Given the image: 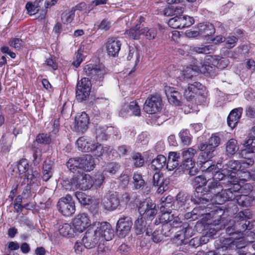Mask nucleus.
<instances>
[{"label": "nucleus", "mask_w": 255, "mask_h": 255, "mask_svg": "<svg viewBox=\"0 0 255 255\" xmlns=\"http://www.w3.org/2000/svg\"><path fill=\"white\" fill-rule=\"evenodd\" d=\"M236 200V202L239 205L246 207L251 206L253 202L252 197L245 194L240 195L237 194L236 198L233 200Z\"/></svg>", "instance_id": "nucleus-36"}, {"label": "nucleus", "mask_w": 255, "mask_h": 255, "mask_svg": "<svg viewBox=\"0 0 255 255\" xmlns=\"http://www.w3.org/2000/svg\"><path fill=\"white\" fill-rule=\"evenodd\" d=\"M160 210L162 213L160 220H166L168 216H171L172 210H177L175 203L173 201V197L168 196L165 198L161 199L160 204Z\"/></svg>", "instance_id": "nucleus-12"}, {"label": "nucleus", "mask_w": 255, "mask_h": 255, "mask_svg": "<svg viewBox=\"0 0 255 255\" xmlns=\"http://www.w3.org/2000/svg\"><path fill=\"white\" fill-rule=\"evenodd\" d=\"M198 30L200 31V36L207 37L212 35L215 33V30L214 25L209 23H200L198 25Z\"/></svg>", "instance_id": "nucleus-34"}, {"label": "nucleus", "mask_w": 255, "mask_h": 255, "mask_svg": "<svg viewBox=\"0 0 255 255\" xmlns=\"http://www.w3.org/2000/svg\"><path fill=\"white\" fill-rule=\"evenodd\" d=\"M113 21L109 18H106L103 19L97 25L98 28L101 30H109L112 27Z\"/></svg>", "instance_id": "nucleus-55"}, {"label": "nucleus", "mask_w": 255, "mask_h": 255, "mask_svg": "<svg viewBox=\"0 0 255 255\" xmlns=\"http://www.w3.org/2000/svg\"><path fill=\"white\" fill-rule=\"evenodd\" d=\"M242 113L243 109L242 108H236L231 111L227 117V124L231 128H234L237 126Z\"/></svg>", "instance_id": "nucleus-25"}, {"label": "nucleus", "mask_w": 255, "mask_h": 255, "mask_svg": "<svg viewBox=\"0 0 255 255\" xmlns=\"http://www.w3.org/2000/svg\"><path fill=\"white\" fill-rule=\"evenodd\" d=\"M239 149L237 141L232 138L229 139L226 144V152L227 155L232 156L235 154Z\"/></svg>", "instance_id": "nucleus-38"}, {"label": "nucleus", "mask_w": 255, "mask_h": 255, "mask_svg": "<svg viewBox=\"0 0 255 255\" xmlns=\"http://www.w3.org/2000/svg\"><path fill=\"white\" fill-rule=\"evenodd\" d=\"M96 233L100 237L101 241L104 240L110 241L114 237V231L111 224L108 222L98 223Z\"/></svg>", "instance_id": "nucleus-11"}, {"label": "nucleus", "mask_w": 255, "mask_h": 255, "mask_svg": "<svg viewBox=\"0 0 255 255\" xmlns=\"http://www.w3.org/2000/svg\"><path fill=\"white\" fill-rule=\"evenodd\" d=\"M196 152L197 150L193 148H189L188 149L183 151L182 152V156L183 160H188V159H192L193 157Z\"/></svg>", "instance_id": "nucleus-59"}, {"label": "nucleus", "mask_w": 255, "mask_h": 255, "mask_svg": "<svg viewBox=\"0 0 255 255\" xmlns=\"http://www.w3.org/2000/svg\"><path fill=\"white\" fill-rule=\"evenodd\" d=\"M165 92L168 100L171 104L175 106L180 105L181 95L179 92L175 90L173 88L166 87Z\"/></svg>", "instance_id": "nucleus-22"}, {"label": "nucleus", "mask_w": 255, "mask_h": 255, "mask_svg": "<svg viewBox=\"0 0 255 255\" xmlns=\"http://www.w3.org/2000/svg\"><path fill=\"white\" fill-rule=\"evenodd\" d=\"M252 214L249 210H245L239 212L234 217V220L225 225L226 233L229 236L242 235V232L246 230L252 229V225L248 219L252 218Z\"/></svg>", "instance_id": "nucleus-3"}, {"label": "nucleus", "mask_w": 255, "mask_h": 255, "mask_svg": "<svg viewBox=\"0 0 255 255\" xmlns=\"http://www.w3.org/2000/svg\"><path fill=\"white\" fill-rule=\"evenodd\" d=\"M239 173H238V175H239V183H242L244 181H249L251 178V173L248 170H242L239 171Z\"/></svg>", "instance_id": "nucleus-61"}, {"label": "nucleus", "mask_w": 255, "mask_h": 255, "mask_svg": "<svg viewBox=\"0 0 255 255\" xmlns=\"http://www.w3.org/2000/svg\"><path fill=\"white\" fill-rule=\"evenodd\" d=\"M195 162L192 159L183 160L180 167L183 170L187 171L195 166Z\"/></svg>", "instance_id": "nucleus-64"}, {"label": "nucleus", "mask_w": 255, "mask_h": 255, "mask_svg": "<svg viewBox=\"0 0 255 255\" xmlns=\"http://www.w3.org/2000/svg\"><path fill=\"white\" fill-rule=\"evenodd\" d=\"M120 199L115 192L109 195L107 200L104 201V204L108 210H114L120 205Z\"/></svg>", "instance_id": "nucleus-29"}, {"label": "nucleus", "mask_w": 255, "mask_h": 255, "mask_svg": "<svg viewBox=\"0 0 255 255\" xmlns=\"http://www.w3.org/2000/svg\"><path fill=\"white\" fill-rule=\"evenodd\" d=\"M198 149L202 151L200 155L202 159H210L215 156L217 153L216 148L206 142L200 143Z\"/></svg>", "instance_id": "nucleus-20"}, {"label": "nucleus", "mask_w": 255, "mask_h": 255, "mask_svg": "<svg viewBox=\"0 0 255 255\" xmlns=\"http://www.w3.org/2000/svg\"><path fill=\"white\" fill-rule=\"evenodd\" d=\"M58 230L60 235L67 238L74 237L75 234H78L75 230L73 224L64 223L60 225Z\"/></svg>", "instance_id": "nucleus-31"}, {"label": "nucleus", "mask_w": 255, "mask_h": 255, "mask_svg": "<svg viewBox=\"0 0 255 255\" xmlns=\"http://www.w3.org/2000/svg\"><path fill=\"white\" fill-rule=\"evenodd\" d=\"M142 35L149 40H152L155 38L157 35V30L154 28L145 27L141 29Z\"/></svg>", "instance_id": "nucleus-48"}, {"label": "nucleus", "mask_w": 255, "mask_h": 255, "mask_svg": "<svg viewBox=\"0 0 255 255\" xmlns=\"http://www.w3.org/2000/svg\"><path fill=\"white\" fill-rule=\"evenodd\" d=\"M206 143L217 148L220 144L221 139L217 134H213L209 139L208 142Z\"/></svg>", "instance_id": "nucleus-60"}, {"label": "nucleus", "mask_w": 255, "mask_h": 255, "mask_svg": "<svg viewBox=\"0 0 255 255\" xmlns=\"http://www.w3.org/2000/svg\"><path fill=\"white\" fill-rule=\"evenodd\" d=\"M84 71L86 75L93 81H102L106 74L105 70L99 66L88 64L85 66Z\"/></svg>", "instance_id": "nucleus-10"}, {"label": "nucleus", "mask_w": 255, "mask_h": 255, "mask_svg": "<svg viewBox=\"0 0 255 255\" xmlns=\"http://www.w3.org/2000/svg\"><path fill=\"white\" fill-rule=\"evenodd\" d=\"M131 158L133 162V165L135 167H140L144 164V160L141 154L139 152L132 153Z\"/></svg>", "instance_id": "nucleus-47"}, {"label": "nucleus", "mask_w": 255, "mask_h": 255, "mask_svg": "<svg viewBox=\"0 0 255 255\" xmlns=\"http://www.w3.org/2000/svg\"><path fill=\"white\" fill-rule=\"evenodd\" d=\"M182 143L185 145H188L191 142L192 136L187 129H182L179 133Z\"/></svg>", "instance_id": "nucleus-44"}, {"label": "nucleus", "mask_w": 255, "mask_h": 255, "mask_svg": "<svg viewBox=\"0 0 255 255\" xmlns=\"http://www.w3.org/2000/svg\"><path fill=\"white\" fill-rule=\"evenodd\" d=\"M89 119L88 115L85 112L75 117L74 123V129L78 132L83 133L88 128Z\"/></svg>", "instance_id": "nucleus-17"}, {"label": "nucleus", "mask_w": 255, "mask_h": 255, "mask_svg": "<svg viewBox=\"0 0 255 255\" xmlns=\"http://www.w3.org/2000/svg\"><path fill=\"white\" fill-rule=\"evenodd\" d=\"M9 44L17 50H19L23 45V41L18 38H13L10 40Z\"/></svg>", "instance_id": "nucleus-63"}, {"label": "nucleus", "mask_w": 255, "mask_h": 255, "mask_svg": "<svg viewBox=\"0 0 255 255\" xmlns=\"http://www.w3.org/2000/svg\"><path fill=\"white\" fill-rule=\"evenodd\" d=\"M202 84L198 82H195L193 84L189 83L187 89L184 90L183 96L188 101L192 100L198 91L202 89Z\"/></svg>", "instance_id": "nucleus-27"}, {"label": "nucleus", "mask_w": 255, "mask_h": 255, "mask_svg": "<svg viewBox=\"0 0 255 255\" xmlns=\"http://www.w3.org/2000/svg\"><path fill=\"white\" fill-rule=\"evenodd\" d=\"M193 214H196L199 215V216H201L203 214L208 215L210 217H211L213 218H216L220 217L221 218V216L222 215L223 211L221 209L220 210H215L211 211L210 213H207V210L205 209V211H204V209H202L201 211H199V208L196 207L193 209V210L191 212Z\"/></svg>", "instance_id": "nucleus-35"}, {"label": "nucleus", "mask_w": 255, "mask_h": 255, "mask_svg": "<svg viewBox=\"0 0 255 255\" xmlns=\"http://www.w3.org/2000/svg\"><path fill=\"white\" fill-rule=\"evenodd\" d=\"M19 174L25 173L28 171L29 165L26 159H20L17 164Z\"/></svg>", "instance_id": "nucleus-56"}, {"label": "nucleus", "mask_w": 255, "mask_h": 255, "mask_svg": "<svg viewBox=\"0 0 255 255\" xmlns=\"http://www.w3.org/2000/svg\"><path fill=\"white\" fill-rule=\"evenodd\" d=\"M129 108V113L131 116H139L140 115V109L137 103L135 101L131 102L129 104H127Z\"/></svg>", "instance_id": "nucleus-46"}, {"label": "nucleus", "mask_w": 255, "mask_h": 255, "mask_svg": "<svg viewBox=\"0 0 255 255\" xmlns=\"http://www.w3.org/2000/svg\"><path fill=\"white\" fill-rule=\"evenodd\" d=\"M182 21L181 16H176L171 18L168 21V25L175 29H182Z\"/></svg>", "instance_id": "nucleus-49"}, {"label": "nucleus", "mask_w": 255, "mask_h": 255, "mask_svg": "<svg viewBox=\"0 0 255 255\" xmlns=\"http://www.w3.org/2000/svg\"><path fill=\"white\" fill-rule=\"evenodd\" d=\"M242 183L239 184H230L229 186L230 187L231 191H232L233 194V198H232L231 200H233L236 198L237 194H239L241 192L243 194H248L253 191V186L249 183H247L244 184H241Z\"/></svg>", "instance_id": "nucleus-18"}, {"label": "nucleus", "mask_w": 255, "mask_h": 255, "mask_svg": "<svg viewBox=\"0 0 255 255\" xmlns=\"http://www.w3.org/2000/svg\"><path fill=\"white\" fill-rule=\"evenodd\" d=\"M217 69L216 67L210 65L208 62H204L203 64L201 63L200 66L198 67V71L200 73L211 77L216 76Z\"/></svg>", "instance_id": "nucleus-32"}, {"label": "nucleus", "mask_w": 255, "mask_h": 255, "mask_svg": "<svg viewBox=\"0 0 255 255\" xmlns=\"http://www.w3.org/2000/svg\"><path fill=\"white\" fill-rule=\"evenodd\" d=\"M208 180L203 175L197 176L194 178L193 181V185L196 188L195 192L194 193L199 192V193H202L200 191L201 188L208 184Z\"/></svg>", "instance_id": "nucleus-40"}, {"label": "nucleus", "mask_w": 255, "mask_h": 255, "mask_svg": "<svg viewBox=\"0 0 255 255\" xmlns=\"http://www.w3.org/2000/svg\"><path fill=\"white\" fill-rule=\"evenodd\" d=\"M211 50H213L212 45H201L199 46L194 47L193 48V51L198 53L209 54L211 52Z\"/></svg>", "instance_id": "nucleus-52"}, {"label": "nucleus", "mask_w": 255, "mask_h": 255, "mask_svg": "<svg viewBox=\"0 0 255 255\" xmlns=\"http://www.w3.org/2000/svg\"><path fill=\"white\" fill-rule=\"evenodd\" d=\"M121 47V41L115 37L109 38L106 43V50L108 54L110 56H117Z\"/></svg>", "instance_id": "nucleus-19"}, {"label": "nucleus", "mask_w": 255, "mask_h": 255, "mask_svg": "<svg viewBox=\"0 0 255 255\" xmlns=\"http://www.w3.org/2000/svg\"><path fill=\"white\" fill-rule=\"evenodd\" d=\"M253 152H248L245 155H242L243 159L240 161V171L247 170L246 169L250 167L254 164V160L248 156V154L253 153Z\"/></svg>", "instance_id": "nucleus-39"}, {"label": "nucleus", "mask_w": 255, "mask_h": 255, "mask_svg": "<svg viewBox=\"0 0 255 255\" xmlns=\"http://www.w3.org/2000/svg\"><path fill=\"white\" fill-rule=\"evenodd\" d=\"M161 228L160 229L163 237H169L173 233L174 228L181 227L182 229L178 231L173 239V242L177 245H186L188 239L193 235V230L188 223H182L178 216L174 214L168 216L166 220H164Z\"/></svg>", "instance_id": "nucleus-2"}, {"label": "nucleus", "mask_w": 255, "mask_h": 255, "mask_svg": "<svg viewBox=\"0 0 255 255\" xmlns=\"http://www.w3.org/2000/svg\"><path fill=\"white\" fill-rule=\"evenodd\" d=\"M138 210L141 217L148 220H152L157 213L155 204L149 199L141 202Z\"/></svg>", "instance_id": "nucleus-8"}, {"label": "nucleus", "mask_w": 255, "mask_h": 255, "mask_svg": "<svg viewBox=\"0 0 255 255\" xmlns=\"http://www.w3.org/2000/svg\"><path fill=\"white\" fill-rule=\"evenodd\" d=\"M75 196L81 205H88L92 203L90 197L82 192H76Z\"/></svg>", "instance_id": "nucleus-41"}, {"label": "nucleus", "mask_w": 255, "mask_h": 255, "mask_svg": "<svg viewBox=\"0 0 255 255\" xmlns=\"http://www.w3.org/2000/svg\"><path fill=\"white\" fill-rule=\"evenodd\" d=\"M100 237L95 230L89 229L82 238V242L85 248L92 249L94 248L100 241Z\"/></svg>", "instance_id": "nucleus-16"}, {"label": "nucleus", "mask_w": 255, "mask_h": 255, "mask_svg": "<svg viewBox=\"0 0 255 255\" xmlns=\"http://www.w3.org/2000/svg\"><path fill=\"white\" fill-rule=\"evenodd\" d=\"M115 130L113 127L98 126L96 129V138L97 141L106 140L111 135V131Z\"/></svg>", "instance_id": "nucleus-26"}, {"label": "nucleus", "mask_w": 255, "mask_h": 255, "mask_svg": "<svg viewBox=\"0 0 255 255\" xmlns=\"http://www.w3.org/2000/svg\"><path fill=\"white\" fill-rule=\"evenodd\" d=\"M151 183L153 186L157 187L156 192L158 194H162L168 189L169 181L168 179L164 177L162 173L158 171L153 174Z\"/></svg>", "instance_id": "nucleus-13"}, {"label": "nucleus", "mask_w": 255, "mask_h": 255, "mask_svg": "<svg viewBox=\"0 0 255 255\" xmlns=\"http://www.w3.org/2000/svg\"><path fill=\"white\" fill-rule=\"evenodd\" d=\"M121 168V165L117 162H112L108 163L105 168V171L111 175L115 174Z\"/></svg>", "instance_id": "nucleus-45"}, {"label": "nucleus", "mask_w": 255, "mask_h": 255, "mask_svg": "<svg viewBox=\"0 0 255 255\" xmlns=\"http://www.w3.org/2000/svg\"><path fill=\"white\" fill-rule=\"evenodd\" d=\"M132 222L130 217L123 216L120 218L117 224L116 229L118 235L121 237H125L130 231Z\"/></svg>", "instance_id": "nucleus-14"}, {"label": "nucleus", "mask_w": 255, "mask_h": 255, "mask_svg": "<svg viewBox=\"0 0 255 255\" xmlns=\"http://www.w3.org/2000/svg\"><path fill=\"white\" fill-rule=\"evenodd\" d=\"M66 164L71 172L80 173L79 170L86 171L92 170L95 167V163L93 157L91 155L86 154L80 158H70Z\"/></svg>", "instance_id": "nucleus-4"}, {"label": "nucleus", "mask_w": 255, "mask_h": 255, "mask_svg": "<svg viewBox=\"0 0 255 255\" xmlns=\"http://www.w3.org/2000/svg\"><path fill=\"white\" fill-rule=\"evenodd\" d=\"M240 161L238 160H231L228 162L225 166H224L226 170L230 175L231 174V171H240Z\"/></svg>", "instance_id": "nucleus-43"}, {"label": "nucleus", "mask_w": 255, "mask_h": 255, "mask_svg": "<svg viewBox=\"0 0 255 255\" xmlns=\"http://www.w3.org/2000/svg\"><path fill=\"white\" fill-rule=\"evenodd\" d=\"M182 21V28L189 27L192 25L194 22V20L193 17L187 15L181 16Z\"/></svg>", "instance_id": "nucleus-62"}, {"label": "nucleus", "mask_w": 255, "mask_h": 255, "mask_svg": "<svg viewBox=\"0 0 255 255\" xmlns=\"http://www.w3.org/2000/svg\"><path fill=\"white\" fill-rule=\"evenodd\" d=\"M79 189L86 190L90 189L93 185V181L89 175H78Z\"/></svg>", "instance_id": "nucleus-30"}, {"label": "nucleus", "mask_w": 255, "mask_h": 255, "mask_svg": "<svg viewBox=\"0 0 255 255\" xmlns=\"http://www.w3.org/2000/svg\"><path fill=\"white\" fill-rule=\"evenodd\" d=\"M152 235V240L153 242L158 243L163 240L164 237L160 229H155L153 232L150 234Z\"/></svg>", "instance_id": "nucleus-58"}, {"label": "nucleus", "mask_w": 255, "mask_h": 255, "mask_svg": "<svg viewBox=\"0 0 255 255\" xmlns=\"http://www.w3.org/2000/svg\"><path fill=\"white\" fill-rule=\"evenodd\" d=\"M180 159V153L176 152H170L168 160H166V168L168 171H172L178 167Z\"/></svg>", "instance_id": "nucleus-28"}, {"label": "nucleus", "mask_w": 255, "mask_h": 255, "mask_svg": "<svg viewBox=\"0 0 255 255\" xmlns=\"http://www.w3.org/2000/svg\"><path fill=\"white\" fill-rule=\"evenodd\" d=\"M166 166V158L161 154L158 155L151 162V168L154 170H160Z\"/></svg>", "instance_id": "nucleus-33"}, {"label": "nucleus", "mask_w": 255, "mask_h": 255, "mask_svg": "<svg viewBox=\"0 0 255 255\" xmlns=\"http://www.w3.org/2000/svg\"><path fill=\"white\" fill-rule=\"evenodd\" d=\"M176 198V200L175 203L177 210L182 211L188 208V202L190 196L187 193L180 191L177 194Z\"/></svg>", "instance_id": "nucleus-24"}, {"label": "nucleus", "mask_w": 255, "mask_h": 255, "mask_svg": "<svg viewBox=\"0 0 255 255\" xmlns=\"http://www.w3.org/2000/svg\"><path fill=\"white\" fill-rule=\"evenodd\" d=\"M91 90V82L88 78H83L78 82L76 87V98L80 102L86 100L89 96Z\"/></svg>", "instance_id": "nucleus-7"}, {"label": "nucleus", "mask_w": 255, "mask_h": 255, "mask_svg": "<svg viewBox=\"0 0 255 255\" xmlns=\"http://www.w3.org/2000/svg\"><path fill=\"white\" fill-rule=\"evenodd\" d=\"M145 219L141 217L135 221L134 228L136 235H140L145 232L146 235L149 236L152 233V229L151 226L148 225L146 227L147 223Z\"/></svg>", "instance_id": "nucleus-21"}, {"label": "nucleus", "mask_w": 255, "mask_h": 255, "mask_svg": "<svg viewBox=\"0 0 255 255\" xmlns=\"http://www.w3.org/2000/svg\"><path fill=\"white\" fill-rule=\"evenodd\" d=\"M75 16V10H71L69 11H65L61 15V20L63 23H70Z\"/></svg>", "instance_id": "nucleus-54"}, {"label": "nucleus", "mask_w": 255, "mask_h": 255, "mask_svg": "<svg viewBox=\"0 0 255 255\" xmlns=\"http://www.w3.org/2000/svg\"><path fill=\"white\" fill-rule=\"evenodd\" d=\"M244 145L245 148L241 150L242 155H245L248 152H254L255 150V126L252 128L249 138L245 141Z\"/></svg>", "instance_id": "nucleus-23"}, {"label": "nucleus", "mask_w": 255, "mask_h": 255, "mask_svg": "<svg viewBox=\"0 0 255 255\" xmlns=\"http://www.w3.org/2000/svg\"><path fill=\"white\" fill-rule=\"evenodd\" d=\"M138 24H136L134 27L131 28L125 32V34L134 39H138L140 36L142 35L141 29Z\"/></svg>", "instance_id": "nucleus-42"}, {"label": "nucleus", "mask_w": 255, "mask_h": 255, "mask_svg": "<svg viewBox=\"0 0 255 255\" xmlns=\"http://www.w3.org/2000/svg\"><path fill=\"white\" fill-rule=\"evenodd\" d=\"M37 142L44 144H49L51 142V138L49 133H39L36 136Z\"/></svg>", "instance_id": "nucleus-51"}, {"label": "nucleus", "mask_w": 255, "mask_h": 255, "mask_svg": "<svg viewBox=\"0 0 255 255\" xmlns=\"http://www.w3.org/2000/svg\"><path fill=\"white\" fill-rule=\"evenodd\" d=\"M90 220L85 213L78 214L73 221V226L77 233L83 232L90 226Z\"/></svg>", "instance_id": "nucleus-15"}, {"label": "nucleus", "mask_w": 255, "mask_h": 255, "mask_svg": "<svg viewBox=\"0 0 255 255\" xmlns=\"http://www.w3.org/2000/svg\"><path fill=\"white\" fill-rule=\"evenodd\" d=\"M230 176V174H229V172H228L225 168L221 171H219V168H218V171L214 174L212 179H215V180H217L218 181H220V182H223L226 180L227 182L229 183V184H227V186L229 187L230 184H232L231 181L229 180Z\"/></svg>", "instance_id": "nucleus-37"}, {"label": "nucleus", "mask_w": 255, "mask_h": 255, "mask_svg": "<svg viewBox=\"0 0 255 255\" xmlns=\"http://www.w3.org/2000/svg\"><path fill=\"white\" fill-rule=\"evenodd\" d=\"M132 178L133 180L134 186L136 189H139L144 185L145 182L141 174L134 173Z\"/></svg>", "instance_id": "nucleus-53"}, {"label": "nucleus", "mask_w": 255, "mask_h": 255, "mask_svg": "<svg viewBox=\"0 0 255 255\" xmlns=\"http://www.w3.org/2000/svg\"><path fill=\"white\" fill-rule=\"evenodd\" d=\"M227 185L225 182L209 179L207 187H205V192L194 193L191 198V201L195 204L207 206L213 203L223 204L226 201L232 200L234 197L230 186L223 189Z\"/></svg>", "instance_id": "nucleus-1"}, {"label": "nucleus", "mask_w": 255, "mask_h": 255, "mask_svg": "<svg viewBox=\"0 0 255 255\" xmlns=\"http://www.w3.org/2000/svg\"><path fill=\"white\" fill-rule=\"evenodd\" d=\"M77 145L79 150L82 152H87L90 149H89V142L86 140L85 137H79L77 140Z\"/></svg>", "instance_id": "nucleus-50"}, {"label": "nucleus", "mask_w": 255, "mask_h": 255, "mask_svg": "<svg viewBox=\"0 0 255 255\" xmlns=\"http://www.w3.org/2000/svg\"><path fill=\"white\" fill-rule=\"evenodd\" d=\"M161 107V98L159 95L156 94L147 98L144 105L143 110L147 114H153L159 112Z\"/></svg>", "instance_id": "nucleus-9"}, {"label": "nucleus", "mask_w": 255, "mask_h": 255, "mask_svg": "<svg viewBox=\"0 0 255 255\" xmlns=\"http://www.w3.org/2000/svg\"><path fill=\"white\" fill-rule=\"evenodd\" d=\"M237 237H235V240H232L230 238L220 239L215 242V247L217 251H227V254L223 255H235L234 253H237V250L245 247L242 241L236 240Z\"/></svg>", "instance_id": "nucleus-5"}, {"label": "nucleus", "mask_w": 255, "mask_h": 255, "mask_svg": "<svg viewBox=\"0 0 255 255\" xmlns=\"http://www.w3.org/2000/svg\"><path fill=\"white\" fill-rule=\"evenodd\" d=\"M58 210L65 216H70L75 211V203L70 195L61 198L57 203Z\"/></svg>", "instance_id": "nucleus-6"}, {"label": "nucleus", "mask_w": 255, "mask_h": 255, "mask_svg": "<svg viewBox=\"0 0 255 255\" xmlns=\"http://www.w3.org/2000/svg\"><path fill=\"white\" fill-rule=\"evenodd\" d=\"M78 185V177L77 176L73 177L68 181L67 186L65 185V188L70 190L79 189Z\"/></svg>", "instance_id": "nucleus-57"}]
</instances>
